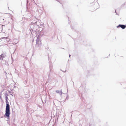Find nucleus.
Instances as JSON below:
<instances>
[{"label":"nucleus","instance_id":"f03ea898","mask_svg":"<svg viewBox=\"0 0 126 126\" xmlns=\"http://www.w3.org/2000/svg\"><path fill=\"white\" fill-rule=\"evenodd\" d=\"M119 27L121 28L122 29H124L126 28V26L120 24L117 26V28H118Z\"/></svg>","mask_w":126,"mask_h":126},{"label":"nucleus","instance_id":"7ed1b4c3","mask_svg":"<svg viewBox=\"0 0 126 126\" xmlns=\"http://www.w3.org/2000/svg\"><path fill=\"white\" fill-rule=\"evenodd\" d=\"M56 92L57 93H58L60 94H62V91H59V90H57L56 91Z\"/></svg>","mask_w":126,"mask_h":126},{"label":"nucleus","instance_id":"f257e3e1","mask_svg":"<svg viewBox=\"0 0 126 126\" xmlns=\"http://www.w3.org/2000/svg\"><path fill=\"white\" fill-rule=\"evenodd\" d=\"M6 113L5 115L8 117L10 115V109L9 105L8 104H6Z\"/></svg>","mask_w":126,"mask_h":126},{"label":"nucleus","instance_id":"20e7f679","mask_svg":"<svg viewBox=\"0 0 126 126\" xmlns=\"http://www.w3.org/2000/svg\"><path fill=\"white\" fill-rule=\"evenodd\" d=\"M93 0V1H94V0Z\"/></svg>","mask_w":126,"mask_h":126}]
</instances>
